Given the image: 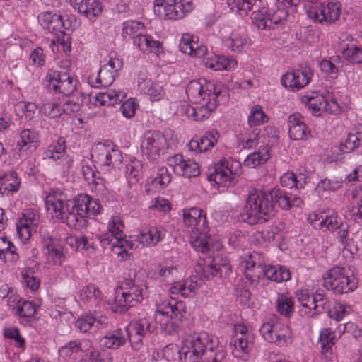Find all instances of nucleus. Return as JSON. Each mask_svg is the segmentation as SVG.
Returning a JSON list of instances; mask_svg holds the SVG:
<instances>
[{"label": "nucleus", "mask_w": 362, "mask_h": 362, "mask_svg": "<svg viewBox=\"0 0 362 362\" xmlns=\"http://www.w3.org/2000/svg\"><path fill=\"white\" fill-rule=\"evenodd\" d=\"M219 138V133L217 130L212 129L206 132L202 137L195 139H192L188 143L190 151L196 152H206L214 147Z\"/></svg>", "instance_id": "nucleus-31"}, {"label": "nucleus", "mask_w": 362, "mask_h": 362, "mask_svg": "<svg viewBox=\"0 0 362 362\" xmlns=\"http://www.w3.org/2000/svg\"><path fill=\"white\" fill-rule=\"evenodd\" d=\"M21 180L15 171H9L0 175V194L9 195L19 189Z\"/></svg>", "instance_id": "nucleus-36"}, {"label": "nucleus", "mask_w": 362, "mask_h": 362, "mask_svg": "<svg viewBox=\"0 0 362 362\" xmlns=\"http://www.w3.org/2000/svg\"><path fill=\"white\" fill-rule=\"evenodd\" d=\"M91 157L102 168V170L113 171L114 178L104 173V180L107 184L113 183L117 180L118 170L122 165L123 156L121 151L116 146L111 143H99L93 148Z\"/></svg>", "instance_id": "nucleus-4"}, {"label": "nucleus", "mask_w": 362, "mask_h": 362, "mask_svg": "<svg viewBox=\"0 0 362 362\" xmlns=\"http://www.w3.org/2000/svg\"><path fill=\"white\" fill-rule=\"evenodd\" d=\"M0 259L10 262L19 259L16 247L5 236H0Z\"/></svg>", "instance_id": "nucleus-40"}, {"label": "nucleus", "mask_w": 362, "mask_h": 362, "mask_svg": "<svg viewBox=\"0 0 362 362\" xmlns=\"http://www.w3.org/2000/svg\"><path fill=\"white\" fill-rule=\"evenodd\" d=\"M293 300L286 294H278L276 298V310L285 317H290L293 313Z\"/></svg>", "instance_id": "nucleus-53"}, {"label": "nucleus", "mask_w": 362, "mask_h": 362, "mask_svg": "<svg viewBox=\"0 0 362 362\" xmlns=\"http://www.w3.org/2000/svg\"><path fill=\"white\" fill-rule=\"evenodd\" d=\"M168 165L178 175L192 177L199 175L198 163L191 159H185L182 155L177 154L168 160Z\"/></svg>", "instance_id": "nucleus-24"}, {"label": "nucleus", "mask_w": 362, "mask_h": 362, "mask_svg": "<svg viewBox=\"0 0 362 362\" xmlns=\"http://www.w3.org/2000/svg\"><path fill=\"white\" fill-rule=\"evenodd\" d=\"M151 317L144 316L131 322L125 328L128 339L134 350H139L143 344V339L155 331Z\"/></svg>", "instance_id": "nucleus-12"}, {"label": "nucleus", "mask_w": 362, "mask_h": 362, "mask_svg": "<svg viewBox=\"0 0 362 362\" xmlns=\"http://www.w3.org/2000/svg\"><path fill=\"white\" fill-rule=\"evenodd\" d=\"M128 339L126 329L118 328L107 332L105 336L100 339L101 346L107 349H117L125 344Z\"/></svg>", "instance_id": "nucleus-34"}, {"label": "nucleus", "mask_w": 362, "mask_h": 362, "mask_svg": "<svg viewBox=\"0 0 362 362\" xmlns=\"http://www.w3.org/2000/svg\"><path fill=\"white\" fill-rule=\"evenodd\" d=\"M90 347V341L87 339L74 340L68 342L66 345L61 347L59 352L66 356H70L73 354L79 352H86Z\"/></svg>", "instance_id": "nucleus-46"}, {"label": "nucleus", "mask_w": 362, "mask_h": 362, "mask_svg": "<svg viewBox=\"0 0 362 362\" xmlns=\"http://www.w3.org/2000/svg\"><path fill=\"white\" fill-rule=\"evenodd\" d=\"M350 216L354 221L362 219V187L352 190L347 195Z\"/></svg>", "instance_id": "nucleus-38"}, {"label": "nucleus", "mask_w": 362, "mask_h": 362, "mask_svg": "<svg viewBox=\"0 0 362 362\" xmlns=\"http://www.w3.org/2000/svg\"><path fill=\"white\" fill-rule=\"evenodd\" d=\"M341 5L339 1H329L310 6L307 11L310 19L316 23H334L341 15Z\"/></svg>", "instance_id": "nucleus-13"}, {"label": "nucleus", "mask_w": 362, "mask_h": 362, "mask_svg": "<svg viewBox=\"0 0 362 362\" xmlns=\"http://www.w3.org/2000/svg\"><path fill=\"white\" fill-rule=\"evenodd\" d=\"M69 200L59 189H52L45 199V207L49 216L54 220L61 221L66 213Z\"/></svg>", "instance_id": "nucleus-20"}, {"label": "nucleus", "mask_w": 362, "mask_h": 362, "mask_svg": "<svg viewBox=\"0 0 362 362\" xmlns=\"http://www.w3.org/2000/svg\"><path fill=\"white\" fill-rule=\"evenodd\" d=\"M20 140L17 142L16 148L19 153L28 150L33 146H35L38 141V133L34 129H23L19 135Z\"/></svg>", "instance_id": "nucleus-42"}, {"label": "nucleus", "mask_w": 362, "mask_h": 362, "mask_svg": "<svg viewBox=\"0 0 362 362\" xmlns=\"http://www.w3.org/2000/svg\"><path fill=\"white\" fill-rule=\"evenodd\" d=\"M268 117L262 110V107L259 105H254L248 115V124L250 127L260 126L268 121Z\"/></svg>", "instance_id": "nucleus-59"}, {"label": "nucleus", "mask_w": 362, "mask_h": 362, "mask_svg": "<svg viewBox=\"0 0 362 362\" xmlns=\"http://www.w3.org/2000/svg\"><path fill=\"white\" fill-rule=\"evenodd\" d=\"M203 57L204 66L213 71H230L235 69L238 64L234 59L228 58L224 56L206 54Z\"/></svg>", "instance_id": "nucleus-32"}, {"label": "nucleus", "mask_w": 362, "mask_h": 362, "mask_svg": "<svg viewBox=\"0 0 362 362\" xmlns=\"http://www.w3.org/2000/svg\"><path fill=\"white\" fill-rule=\"evenodd\" d=\"M122 67V62L118 58L111 57L104 64L97 74H91L88 77V83L94 87H107L115 81V76Z\"/></svg>", "instance_id": "nucleus-18"}, {"label": "nucleus", "mask_w": 362, "mask_h": 362, "mask_svg": "<svg viewBox=\"0 0 362 362\" xmlns=\"http://www.w3.org/2000/svg\"><path fill=\"white\" fill-rule=\"evenodd\" d=\"M212 98L202 102L201 105L193 107L188 105L186 107L185 112L187 117L194 121H203L208 118L211 112L216 108L218 104L217 95L212 94Z\"/></svg>", "instance_id": "nucleus-27"}, {"label": "nucleus", "mask_w": 362, "mask_h": 362, "mask_svg": "<svg viewBox=\"0 0 362 362\" xmlns=\"http://www.w3.org/2000/svg\"><path fill=\"white\" fill-rule=\"evenodd\" d=\"M313 76L312 69L307 65L288 70L281 76V84L288 90L298 91L310 83Z\"/></svg>", "instance_id": "nucleus-14"}, {"label": "nucleus", "mask_w": 362, "mask_h": 362, "mask_svg": "<svg viewBox=\"0 0 362 362\" xmlns=\"http://www.w3.org/2000/svg\"><path fill=\"white\" fill-rule=\"evenodd\" d=\"M240 267L243 269L246 279L251 283L262 282V285H265L271 279L268 272L272 265L266 266L258 253L250 254L243 258Z\"/></svg>", "instance_id": "nucleus-7"}, {"label": "nucleus", "mask_w": 362, "mask_h": 362, "mask_svg": "<svg viewBox=\"0 0 362 362\" xmlns=\"http://www.w3.org/2000/svg\"><path fill=\"white\" fill-rule=\"evenodd\" d=\"M144 31L145 25L141 21L129 20L122 23V36L124 38L129 37L132 42Z\"/></svg>", "instance_id": "nucleus-45"}, {"label": "nucleus", "mask_w": 362, "mask_h": 362, "mask_svg": "<svg viewBox=\"0 0 362 362\" xmlns=\"http://www.w3.org/2000/svg\"><path fill=\"white\" fill-rule=\"evenodd\" d=\"M38 21L45 30L54 34H64L65 30H71L74 27V22L68 15L59 13H41L38 16Z\"/></svg>", "instance_id": "nucleus-17"}, {"label": "nucleus", "mask_w": 362, "mask_h": 362, "mask_svg": "<svg viewBox=\"0 0 362 362\" xmlns=\"http://www.w3.org/2000/svg\"><path fill=\"white\" fill-rule=\"evenodd\" d=\"M77 199L78 205L82 208L86 216L100 213L101 206L96 199H93L86 194H78Z\"/></svg>", "instance_id": "nucleus-49"}, {"label": "nucleus", "mask_w": 362, "mask_h": 362, "mask_svg": "<svg viewBox=\"0 0 362 362\" xmlns=\"http://www.w3.org/2000/svg\"><path fill=\"white\" fill-rule=\"evenodd\" d=\"M193 9L192 0H154L153 11L159 17L168 20L183 18Z\"/></svg>", "instance_id": "nucleus-8"}, {"label": "nucleus", "mask_w": 362, "mask_h": 362, "mask_svg": "<svg viewBox=\"0 0 362 362\" xmlns=\"http://www.w3.org/2000/svg\"><path fill=\"white\" fill-rule=\"evenodd\" d=\"M100 295V291L92 284L83 287L79 291L80 300L86 303L98 302Z\"/></svg>", "instance_id": "nucleus-60"}, {"label": "nucleus", "mask_w": 362, "mask_h": 362, "mask_svg": "<svg viewBox=\"0 0 362 362\" xmlns=\"http://www.w3.org/2000/svg\"><path fill=\"white\" fill-rule=\"evenodd\" d=\"M70 2L75 10L89 19L100 15L103 10L101 4L97 0H70Z\"/></svg>", "instance_id": "nucleus-33"}, {"label": "nucleus", "mask_w": 362, "mask_h": 362, "mask_svg": "<svg viewBox=\"0 0 362 362\" xmlns=\"http://www.w3.org/2000/svg\"><path fill=\"white\" fill-rule=\"evenodd\" d=\"M273 202L283 209L300 206L302 201L298 197H289L285 192L279 189H273Z\"/></svg>", "instance_id": "nucleus-39"}, {"label": "nucleus", "mask_w": 362, "mask_h": 362, "mask_svg": "<svg viewBox=\"0 0 362 362\" xmlns=\"http://www.w3.org/2000/svg\"><path fill=\"white\" fill-rule=\"evenodd\" d=\"M45 154L48 158L54 161L63 158L66 155L64 139L59 138L56 143L51 144L45 152Z\"/></svg>", "instance_id": "nucleus-57"}, {"label": "nucleus", "mask_w": 362, "mask_h": 362, "mask_svg": "<svg viewBox=\"0 0 362 362\" xmlns=\"http://www.w3.org/2000/svg\"><path fill=\"white\" fill-rule=\"evenodd\" d=\"M220 33L223 44L230 52H241L247 45V37L242 28L232 30L228 26H224Z\"/></svg>", "instance_id": "nucleus-21"}, {"label": "nucleus", "mask_w": 362, "mask_h": 362, "mask_svg": "<svg viewBox=\"0 0 362 362\" xmlns=\"http://www.w3.org/2000/svg\"><path fill=\"white\" fill-rule=\"evenodd\" d=\"M132 43L142 52L158 54L162 50L161 42L155 40L151 35L145 34L144 32L140 34L138 37H136Z\"/></svg>", "instance_id": "nucleus-37"}, {"label": "nucleus", "mask_w": 362, "mask_h": 362, "mask_svg": "<svg viewBox=\"0 0 362 362\" xmlns=\"http://www.w3.org/2000/svg\"><path fill=\"white\" fill-rule=\"evenodd\" d=\"M158 274L155 276L160 281L169 282L177 277L179 271L175 266H158Z\"/></svg>", "instance_id": "nucleus-64"}, {"label": "nucleus", "mask_w": 362, "mask_h": 362, "mask_svg": "<svg viewBox=\"0 0 362 362\" xmlns=\"http://www.w3.org/2000/svg\"><path fill=\"white\" fill-rule=\"evenodd\" d=\"M125 98V92L110 89L106 92H102L96 94L95 100L101 105H114L115 104L122 101Z\"/></svg>", "instance_id": "nucleus-41"}, {"label": "nucleus", "mask_w": 362, "mask_h": 362, "mask_svg": "<svg viewBox=\"0 0 362 362\" xmlns=\"http://www.w3.org/2000/svg\"><path fill=\"white\" fill-rule=\"evenodd\" d=\"M120 290L122 291L127 298L132 300V304L141 303L146 296L147 286L145 284H139V280L134 279H125L120 285Z\"/></svg>", "instance_id": "nucleus-28"}, {"label": "nucleus", "mask_w": 362, "mask_h": 362, "mask_svg": "<svg viewBox=\"0 0 362 362\" xmlns=\"http://www.w3.org/2000/svg\"><path fill=\"white\" fill-rule=\"evenodd\" d=\"M195 272L202 279H210L213 277H221L222 273L230 270L229 261L223 255H218L213 259L201 260L195 267Z\"/></svg>", "instance_id": "nucleus-11"}, {"label": "nucleus", "mask_w": 362, "mask_h": 362, "mask_svg": "<svg viewBox=\"0 0 362 362\" xmlns=\"http://www.w3.org/2000/svg\"><path fill=\"white\" fill-rule=\"evenodd\" d=\"M163 354L168 360H175L177 356L183 362H226L227 356L218 338L205 332L187 337L181 349L174 344L167 345Z\"/></svg>", "instance_id": "nucleus-1"}, {"label": "nucleus", "mask_w": 362, "mask_h": 362, "mask_svg": "<svg viewBox=\"0 0 362 362\" xmlns=\"http://www.w3.org/2000/svg\"><path fill=\"white\" fill-rule=\"evenodd\" d=\"M307 176L304 173H300L298 175L292 172H287L280 177V182L282 186L296 189L303 188L306 183Z\"/></svg>", "instance_id": "nucleus-48"}, {"label": "nucleus", "mask_w": 362, "mask_h": 362, "mask_svg": "<svg viewBox=\"0 0 362 362\" xmlns=\"http://www.w3.org/2000/svg\"><path fill=\"white\" fill-rule=\"evenodd\" d=\"M141 90L149 95L151 100L158 101L165 96V90L162 86L153 82L151 80L141 82L139 81Z\"/></svg>", "instance_id": "nucleus-47"}, {"label": "nucleus", "mask_w": 362, "mask_h": 362, "mask_svg": "<svg viewBox=\"0 0 362 362\" xmlns=\"http://www.w3.org/2000/svg\"><path fill=\"white\" fill-rule=\"evenodd\" d=\"M327 303V298L325 297L323 291H317L313 294L310 305L313 308H305L303 311L308 315V317H313L322 311Z\"/></svg>", "instance_id": "nucleus-50"}, {"label": "nucleus", "mask_w": 362, "mask_h": 362, "mask_svg": "<svg viewBox=\"0 0 362 362\" xmlns=\"http://www.w3.org/2000/svg\"><path fill=\"white\" fill-rule=\"evenodd\" d=\"M323 286L335 294L351 293L358 287V279L346 267H333L322 276Z\"/></svg>", "instance_id": "nucleus-5"}, {"label": "nucleus", "mask_w": 362, "mask_h": 362, "mask_svg": "<svg viewBox=\"0 0 362 362\" xmlns=\"http://www.w3.org/2000/svg\"><path fill=\"white\" fill-rule=\"evenodd\" d=\"M335 332L331 328H324L319 337V344L323 353L328 352L335 344Z\"/></svg>", "instance_id": "nucleus-56"}, {"label": "nucleus", "mask_w": 362, "mask_h": 362, "mask_svg": "<svg viewBox=\"0 0 362 362\" xmlns=\"http://www.w3.org/2000/svg\"><path fill=\"white\" fill-rule=\"evenodd\" d=\"M259 0H227L230 10L241 16H246L253 9V6Z\"/></svg>", "instance_id": "nucleus-52"}, {"label": "nucleus", "mask_w": 362, "mask_h": 362, "mask_svg": "<svg viewBox=\"0 0 362 362\" xmlns=\"http://www.w3.org/2000/svg\"><path fill=\"white\" fill-rule=\"evenodd\" d=\"M362 146V132L349 133L344 142L339 146V151L343 153H349Z\"/></svg>", "instance_id": "nucleus-51"}, {"label": "nucleus", "mask_w": 362, "mask_h": 362, "mask_svg": "<svg viewBox=\"0 0 362 362\" xmlns=\"http://www.w3.org/2000/svg\"><path fill=\"white\" fill-rule=\"evenodd\" d=\"M301 100L315 115H320L322 112L338 114L341 111L340 106L335 100L319 92H311L304 95Z\"/></svg>", "instance_id": "nucleus-10"}, {"label": "nucleus", "mask_w": 362, "mask_h": 362, "mask_svg": "<svg viewBox=\"0 0 362 362\" xmlns=\"http://www.w3.org/2000/svg\"><path fill=\"white\" fill-rule=\"evenodd\" d=\"M206 233L207 229L205 233H194L191 235V245L197 252L204 253L211 250L213 240L206 235Z\"/></svg>", "instance_id": "nucleus-43"}, {"label": "nucleus", "mask_w": 362, "mask_h": 362, "mask_svg": "<svg viewBox=\"0 0 362 362\" xmlns=\"http://www.w3.org/2000/svg\"><path fill=\"white\" fill-rule=\"evenodd\" d=\"M171 180V177L165 168H161L158 170L157 176L148 179V185H151L156 190H160L165 187Z\"/></svg>", "instance_id": "nucleus-54"}, {"label": "nucleus", "mask_w": 362, "mask_h": 362, "mask_svg": "<svg viewBox=\"0 0 362 362\" xmlns=\"http://www.w3.org/2000/svg\"><path fill=\"white\" fill-rule=\"evenodd\" d=\"M220 90L213 83H205L203 85L200 81H192L186 88V93L189 100L194 103H202L212 98V94L219 96Z\"/></svg>", "instance_id": "nucleus-22"}, {"label": "nucleus", "mask_w": 362, "mask_h": 362, "mask_svg": "<svg viewBox=\"0 0 362 362\" xmlns=\"http://www.w3.org/2000/svg\"><path fill=\"white\" fill-rule=\"evenodd\" d=\"M40 112L50 118H57L60 117L63 112V107L54 102H44L40 107Z\"/></svg>", "instance_id": "nucleus-63"}, {"label": "nucleus", "mask_w": 362, "mask_h": 362, "mask_svg": "<svg viewBox=\"0 0 362 362\" xmlns=\"http://www.w3.org/2000/svg\"><path fill=\"white\" fill-rule=\"evenodd\" d=\"M235 335L230 341L233 346V354L236 357H242L241 354H246L250 349L252 343L248 341V329L244 325L235 327Z\"/></svg>", "instance_id": "nucleus-29"}, {"label": "nucleus", "mask_w": 362, "mask_h": 362, "mask_svg": "<svg viewBox=\"0 0 362 362\" xmlns=\"http://www.w3.org/2000/svg\"><path fill=\"white\" fill-rule=\"evenodd\" d=\"M308 221L313 228L322 231L334 232L344 226L341 218L331 209L312 212L309 214Z\"/></svg>", "instance_id": "nucleus-16"}, {"label": "nucleus", "mask_w": 362, "mask_h": 362, "mask_svg": "<svg viewBox=\"0 0 362 362\" xmlns=\"http://www.w3.org/2000/svg\"><path fill=\"white\" fill-rule=\"evenodd\" d=\"M168 148L165 136L160 132H147L141 139V153L150 161L157 160Z\"/></svg>", "instance_id": "nucleus-9"}, {"label": "nucleus", "mask_w": 362, "mask_h": 362, "mask_svg": "<svg viewBox=\"0 0 362 362\" xmlns=\"http://www.w3.org/2000/svg\"><path fill=\"white\" fill-rule=\"evenodd\" d=\"M45 82L49 90L55 93L70 95L76 89V81L66 71L49 69L46 74Z\"/></svg>", "instance_id": "nucleus-15"}, {"label": "nucleus", "mask_w": 362, "mask_h": 362, "mask_svg": "<svg viewBox=\"0 0 362 362\" xmlns=\"http://www.w3.org/2000/svg\"><path fill=\"white\" fill-rule=\"evenodd\" d=\"M338 239L339 242L343 245V255L346 258L351 259L357 250V246L354 243L353 239L349 238L348 228L344 226L340 228L338 232Z\"/></svg>", "instance_id": "nucleus-44"}, {"label": "nucleus", "mask_w": 362, "mask_h": 362, "mask_svg": "<svg viewBox=\"0 0 362 362\" xmlns=\"http://www.w3.org/2000/svg\"><path fill=\"white\" fill-rule=\"evenodd\" d=\"M142 163L136 158H131L126 164V177L132 185L136 184L139 181V177L141 171Z\"/></svg>", "instance_id": "nucleus-55"}, {"label": "nucleus", "mask_w": 362, "mask_h": 362, "mask_svg": "<svg viewBox=\"0 0 362 362\" xmlns=\"http://www.w3.org/2000/svg\"><path fill=\"white\" fill-rule=\"evenodd\" d=\"M254 24L262 30H269L272 24V18L268 13L267 8L262 7L258 11L253 13L252 17Z\"/></svg>", "instance_id": "nucleus-58"}, {"label": "nucleus", "mask_w": 362, "mask_h": 362, "mask_svg": "<svg viewBox=\"0 0 362 362\" xmlns=\"http://www.w3.org/2000/svg\"><path fill=\"white\" fill-rule=\"evenodd\" d=\"M342 62L339 57L335 56L329 59H323L320 63V67L322 71L327 74L336 75L339 68L341 66Z\"/></svg>", "instance_id": "nucleus-62"}, {"label": "nucleus", "mask_w": 362, "mask_h": 362, "mask_svg": "<svg viewBox=\"0 0 362 362\" xmlns=\"http://www.w3.org/2000/svg\"><path fill=\"white\" fill-rule=\"evenodd\" d=\"M132 299L129 300L124 293L117 290L115 293L114 303L112 306V311L115 313H122L127 311L130 307L134 306L132 304Z\"/></svg>", "instance_id": "nucleus-61"}, {"label": "nucleus", "mask_w": 362, "mask_h": 362, "mask_svg": "<svg viewBox=\"0 0 362 362\" xmlns=\"http://www.w3.org/2000/svg\"><path fill=\"white\" fill-rule=\"evenodd\" d=\"M232 160H221L214 167L213 173L209 175L208 179L214 182L218 187H229L235 185L236 172L233 169Z\"/></svg>", "instance_id": "nucleus-19"}, {"label": "nucleus", "mask_w": 362, "mask_h": 362, "mask_svg": "<svg viewBox=\"0 0 362 362\" xmlns=\"http://www.w3.org/2000/svg\"><path fill=\"white\" fill-rule=\"evenodd\" d=\"M62 223H66L71 228L78 229L86 226V216L81 207L78 205L77 197L74 200H69Z\"/></svg>", "instance_id": "nucleus-25"}, {"label": "nucleus", "mask_w": 362, "mask_h": 362, "mask_svg": "<svg viewBox=\"0 0 362 362\" xmlns=\"http://www.w3.org/2000/svg\"><path fill=\"white\" fill-rule=\"evenodd\" d=\"M195 37L185 34L180 42L179 47L182 52L197 57H202L206 54L207 49L204 45H199Z\"/></svg>", "instance_id": "nucleus-35"}, {"label": "nucleus", "mask_w": 362, "mask_h": 362, "mask_svg": "<svg viewBox=\"0 0 362 362\" xmlns=\"http://www.w3.org/2000/svg\"><path fill=\"white\" fill-rule=\"evenodd\" d=\"M165 235V230L161 226H150L144 229L133 241L139 242L144 246H156Z\"/></svg>", "instance_id": "nucleus-30"}, {"label": "nucleus", "mask_w": 362, "mask_h": 362, "mask_svg": "<svg viewBox=\"0 0 362 362\" xmlns=\"http://www.w3.org/2000/svg\"><path fill=\"white\" fill-rule=\"evenodd\" d=\"M272 192L268 193L254 191L251 192L247 199L246 204L240 214L243 221L250 225L262 223L271 218Z\"/></svg>", "instance_id": "nucleus-3"}, {"label": "nucleus", "mask_w": 362, "mask_h": 362, "mask_svg": "<svg viewBox=\"0 0 362 362\" xmlns=\"http://www.w3.org/2000/svg\"><path fill=\"white\" fill-rule=\"evenodd\" d=\"M185 313L183 303L172 299L167 303L157 306L156 317L158 318L159 315L163 317V319H160L162 329L168 334L173 335L178 332Z\"/></svg>", "instance_id": "nucleus-6"}, {"label": "nucleus", "mask_w": 362, "mask_h": 362, "mask_svg": "<svg viewBox=\"0 0 362 362\" xmlns=\"http://www.w3.org/2000/svg\"><path fill=\"white\" fill-rule=\"evenodd\" d=\"M41 237L42 252L47 262L54 265H61L66 258L62 247L48 233H42Z\"/></svg>", "instance_id": "nucleus-23"}, {"label": "nucleus", "mask_w": 362, "mask_h": 362, "mask_svg": "<svg viewBox=\"0 0 362 362\" xmlns=\"http://www.w3.org/2000/svg\"><path fill=\"white\" fill-rule=\"evenodd\" d=\"M124 225L119 216H112L108 223V232L98 236L104 249L109 247L115 254L122 258L128 255V250L136 249L138 245L133 240L124 238Z\"/></svg>", "instance_id": "nucleus-2"}, {"label": "nucleus", "mask_w": 362, "mask_h": 362, "mask_svg": "<svg viewBox=\"0 0 362 362\" xmlns=\"http://www.w3.org/2000/svg\"><path fill=\"white\" fill-rule=\"evenodd\" d=\"M183 222L194 233H205L207 221L205 214L198 208H191L183 211Z\"/></svg>", "instance_id": "nucleus-26"}]
</instances>
